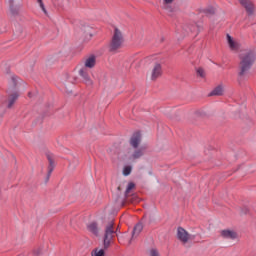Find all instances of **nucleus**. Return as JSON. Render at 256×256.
Returning <instances> with one entry per match:
<instances>
[{"mask_svg": "<svg viewBox=\"0 0 256 256\" xmlns=\"http://www.w3.org/2000/svg\"><path fill=\"white\" fill-rule=\"evenodd\" d=\"M240 62L238 65V83L241 85L243 81H245V77L247 73H249V69L253 67V63H255V52L253 51H245L242 52L239 56Z\"/></svg>", "mask_w": 256, "mask_h": 256, "instance_id": "obj_1", "label": "nucleus"}, {"mask_svg": "<svg viewBox=\"0 0 256 256\" xmlns=\"http://www.w3.org/2000/svg\"><path fill=\"white\" fill-rule=\"evenodd\" d=\"M82 64L83 66L78 73L82 78L83 83L86 84L87 87H93V80L89 75V70L95 69V66L97 65V56H95V54H90L84 57Z\"/></svg>", "mask_w": 256, "mask_h": 256, "instance_id": "obj_2", "label": "nucleus"}, {"mask_svg": "<svg viewBox=\"0 0 256 256\" xmlns=\"http://www.w3.org/2000/svg\"><path fill=\"white\" fill-rule=\"evenodd\" d=\"M141 141H142L141 133L136 132L131 136L129 140V144L131 147L130 149L131 152L129 155L130 161H137V159H141V157L145 155V151H147V146L139 147V145H141Z\"/></svg>", "mask_w": 256, "mask_h": 256, "instance_id": "obj_3", "label": "nucleus"}, {"mask_svg": "<svg viewBox=\"0 0 256 256\" xmlns=\"http://www.w3.org/2000/svg\"><path fill=\"white\" fill-rule=\"evenodd\" d=\"M115 223L113 220L108 222V224L105 227V234H104V240H103V247L104 249L95 248L91 256H105V250L111 246V241H113V237H115V234L117 233L114 228Z\"/></svg>", "mask_w": 256, "mask_h": 256, "instance_id": "obj_4", "label": "nucleus"}, {"mask_svg": "<svg viewBox=\"0 0 256 256\" xmlns=\"http://www.w3.org/2000/svg\"><path fill=\"white\" fill-rule=\"evenodd\" d=\"M123 43H125V39L123 38V32L118 28L114 29V33L112 35L111 41L108 45V50L110 53H117L121 47H123Z\"/></svg>", "mask_w": 256, "mask_h": 256, "instance_id": "obj_5", "label": "nucleus"}, {"mask_svg": "<svg viewBox=\"0 0 256 256\" xmlns=\"http://www.w3.org/2000/svg\"><path fill=\"white\" fill-rule=\"evenodd\" d=\"M21 83V79L16 76L15 74L10 75L9 79H8V88H7V92L10 93H19V85Z\"/></svg>", "mask_w": 256, "mask_h": 256, "instance_id": "obj_6", "label": "nucleus"}, {"mask_svg": "<svg viewBox=\"0 0 256 256\" xmlns=\"http://www.w3.org/2000/svg\"><path fill=\"white\" fill-rule=\"evenodd\" d=\"M177 239L180 243H183V245H186V243H189L191 240V234L185 230L183 227H178L177 228Z\"/></svg>", "mask_w": 256, "mask_h": 256, "instance_id": "obj_7", "label": "nucleus"}, {"mask_svg": "<svg viewBox=\"0 0 256 256\" xmlns=\"http://www.w3.org/2000/svg\"><path fill=\"white\" fill-rule=\"evenodd\" d=\"M21 96L20 92H7L6 107L7 109H13L17 103L19 97Z\"/></svg>", "mask_w": 256, "mask_h": 256, "instance_id": "obj_8", "label": "nucleus"}, {"mask_svg": "<svg viewBox=\"0 0 256 256\" xmlns=\"http://www.w3.org/2000/svg\"><path fill=\"white\" fill-rule=\"evenodd\" d=\"M132 189H135V183L130 182L125 191V202L126 203H139V198H137V196L132 195L131 198L129 197V194L131 193Z\"/></svg>", "mask_w": 256, "mask_h": 256, "instance_id": "obj_9", "label": "nucleus"}, {"mask_svg": "<svg viewBox=\"0 0 256 256\" xmlns=\"http://www.w3.org/2000/svg\"><path fill=\"white\" fill-rule=\"evenodd\" d=\"M161 75H163V67L161 66L160 63H155L151 70V75H150L151 81H157V79H159Z\"/></svg>", "mask_w": 256, "mask_h": 256, "instance_id": "obj_10", "label": "nucleus"}, {"mask_svg": "<svg viewBox=\"0 0 256 256\" xmlns=\"http://www.w3.org/2000/svg\"><path fill=\"white\" fill-rule=\"evenodd\" d=\"M240 5L244 7L246 13L253 15L255 13V4L251 0H238Z\"/></svg>", "mask_w": 256, "mask_h": 256, "instance_id": "obj_11", "label": "nucleus"}, {"mask_svg": "<svg viewBox=\"0 0 256 256\" xmlns=\"http://www.w3.org/2000/svg\"><path fill=\"white\" fill-rule=\"evenodd\" d=\"M86 229L88 233L94 235V237H99V224L97 222H90L87 224Z\"/></svg>", "mask_w": 256, "mask_h": 256, "instance_id": "obj_12", "label": "nucleus"}, {"mask_svg": "<svg viewBox=\"0 0 256 256\" xmlns=\"http://www.w3.org/2000/svg\"><path fill=\"white\" fill-rule=\"evenodd\" d=\"M226 39L231 51H239V42L237 40L233 39L229 34H227Z\"/></svg>", "mask_w": 256, "mask_h": 256, "instance_id": "obj_13", "label": "nucleus"}, {"mask_svg": "<svg viewBox=\"0 0 256 256\" xmlns=\"http://www.w3.org/2000/svg\"><path fill=\"white\" fill-rule=\"evenodd\" d=\"M225 93V87L220 84L216 86L209 94L210 97H221Z\"/></svg>", "mask_w": 256, "mask_h": 256, "instance_id": "obj_14", "label": "nucleus"}, {"mask_svg": "<svg viewBox=\"0 0 256 256\" xmlns=\"http://www.w3.org/2000/svg\"><path fill=\"white\" fill-rule=\"evenodd\" d=\"M220 235L223 239H237L238 237L237 232L233 230H222Z\"/></svg>", "mask_w": 256, "mask_h": 256, "instance_id": "obj_15", "label": "nucleus"}, {"mask_svg": "<svg viewBox=\"0 0 256 256\" xmlns=\"http://www.w3.org/2000/svg\"><path fill=\"white\" fill-rule=\"evenodd\" d=\"M141 231H143V224L142 223L136 224L132 231V237L129 241V245H131V241L133 239H136V237H139V235L141 234Z\"/></svg>", "mask_w": 256, "mask_h": 256, "instance_id": "obj_16", "label": "nucleus"}, {"mask_svg": "<svg viewBox=\"0 0 256 256\" xmlns=\"http://www.w3.org/2000/svg\"><path fill=\"white\" fill-rule=\"evenodd\" d=\"M48 175L46 178V181H49L50 177H51V173H53V170L55 169V161L53 160V158L51 156H48Z\"/></svg>", "mask_w": 256, "mask_h": 256, "instance_id": "obj_17", "label": "nucleus"}, {"mask_svg": "<svg viewBox=\"0 0 256 256\" xmlns=\"http://www.w3.org/2000/svg\"><path fill=\"white\" fill-rule=\"evenodd\" d=\"M32 255H33V256H41V255H43V246L35 247V248L32 250Z\"/></svg>", "mask_w": 256, "mask_h": 256, "instance_id": "obj_18", "label": "nucleus"}, {"mask_svg": "<svg viewBox=\"0 0 256 256\" xmlns=\"http://www.w3.org/2000/svg\"><path fill=\"white\" fill-rule=\"evenodd\" d=\"M204 13H206V15H215V8L213 6H210L204 9Z\"/></svg>", "mask_w": 256, "mask_h": 256, "instance_id": "obj_19", "label": "nucleus"}, {"mask_svg": "<svg viewBox=\"0 0 256 256\" xmlns=\"http://www.w3.org/2000/svg\"><path fill=\"white\" fill-rule=\"evenodd\" d=\"M148 256H161V254L159 253V250L152 248L149 250Z\"/></svg>", "mask_w": 256, "mask_h": 256, "instance_id": "obj_20", "label": "nucleus"}, {"mask_svg": "<svg viewBox=\"0 0 256 256\" xmlns=\"http://www.w3.org/2000/svg\"><path fill=\"white\" fill-rule=\"evenodd\" d=\"M163 9L167 11V13H173V6L171 4H163Z\"/></svg>", "mask_w": 256, "mask_h": 256, "instance_id": "obj_21", "label": "nucleus"}, {"mask_svg": "<svg viewBox=\"0 0 256 256\" xmlns=\"http://www.w3.org/2000/svg\"><path fill=\"white\" fill-rule=\"evenodd\" d=\"M132 167L131 166H125L123 169V175L127 176V175H131V171H132Z\"/></svg>", "mask_w": 256, "mask_h": 256, "instance_id": "obj_22", "label": "nucleus"}, {"mask_svg": "<svg viewBox=\"0 0 256 256\" xmlns=\"http://www.w3.org/2000/svg\"><path fill=\"white\" fill-rule=\"evenodd\" d=\"M197 75L199 77H202V79H204V77H205V70H203V68H198L197 69Z\"/></svg>", "mask_w": 256, "mask_h": 256, "instance_id": "obj_23", "label": "nucleus"}, {"mask_svg": "<svg viewBox=\"0 0 256 256\" xmlns=\"http://www.w3.org/2000/svg\"><path fill=\"white\" fill-rule=\"evenodd\" d=\"M175 0H163V5H171Z\"/></svg>", "mask_w": 256, "mask_h": 256, "instance_id": "obj_24", "label": "nucleus"}, {"mask_svg": "<svg viewBox=\"0 0 256 256\" xmlns=\"http://www.w3.org/2000/svg\"><path fill=\"white\" fill-rule=\"evenodd\" d=\"M40 7H41L43 13H45V15H47V9H45V4L41 3Z\"/></svg>", "mask_w": 256, "mask_h": 256, "instance_id": "obj_25", "label": "nucleus"}, {"mask_svg": "<svg viewBox=\"0 0 256 256\" xmlns=\"http://www.w3.org/2000/svg\"><path fill=\"white\" fill-rule=\"evenodd\" d=\"M39 5H41V3H43V0H37Z\"/></svg>", "mask_w": 256, "mask_h": 256, "instance_id": "obj_26", "label": "nucleus"}, {"mask_svg": "<svg viewBox=\"0 0 256 256\" xmlns=\"http://www.w3.org/2000/svg\"><path fill=\"white\" fill-rule=\"evenodd\" d=\"M118 191H121V186H118Z\"/></svg>", "mask_w": 256, "mask_h": 256, "instance_id": "obj_27", "label": "nucleus"}]
</instances>
